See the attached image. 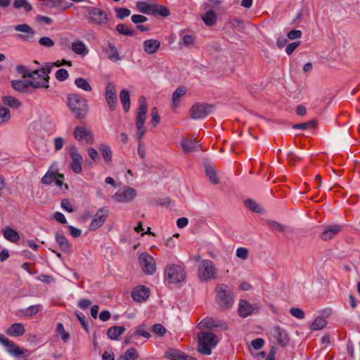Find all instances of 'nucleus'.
<instances>
[{
    "label": "nucleus",
    "instance_id": "nucleus-1",
    "mask_svg": "<svg viewBox=\"0 0 360 360\" xmlns=\"http://www.w3.org/2000/svg\"><path fill=\"white\" fill-rule=\"evenodd\" d=\"M68 106L77 119L84 118L89 112L87 100L76 94L68 95Z\"/></svg>",
    "mask_w": 360,
    "mask_h": 360
},
{
    "label": "nucleus",
    "instance_id": "nucleus-2",
    "mask_svg": "<svg viewBox=\"0 0 360 360\" xmlns=\"http://www.w3.org/2000/svg\"><path fill=\"white\" fill-rule=\"evenodd\" d=\"M198 351L203 355H210L212 349L215 347L218 343L217 336L208 331H202L198 334Z\"/></svg>",
    "mask_w": 360,
    "mask_h": 360
},
{
    "label": "nucleus",
    "instance_id": "nucleus-3",
    "mask_svg": "<svg viewBox=\"0 0 360 360\" xmlns=\"http://www.w3.org/2000/svg\"><path fill=\"white\" fill-rule=\"evenodd\" d=\"M12 87L19 92H28V89L30 87L36 89H48L49 87V84H48L47 79L41 78L40 79H37V78H33L30 81L26 80H13L12 81Z\"/></svg>",
    "mask_w": 360,
    "mask_h": 360
},
{
    "label": "nucleus",
    "instance_id": "nucleus-4",
    "mask_svg": "<svg viewBox=\"0 0 360 360\" xmlns=\"http://www.w3.org/2000/svg\"><path fill=\"white\" fill-rule=\"evenodd\" d=\"M198 277L201 281H208L217 278V269L211 260L203 259L200 262Z\"/></svg>",
    "mask_w": 360,
    "mask_h": 360
},
{
    "label": "nucleus",
    "instance_id": "nucleus-5",
    "mask_svg": "<svg viewBox=\"0 0 360 360\" xmlns=\"http://www.w3.org/2000/svg\"><path fill=\"white\" fill-rule=\"evenodd\" d=\"M148 111V105L146 98L142 96L139 99V107L137 110V115L136 118V127L137 129V139L141 140L142 136L146 132V129L143 127V124L146 117V113Z\"/></svg>",
    "mask_w": 360,
    "mask_h": 360
},
{
    "label": "nucleus",
    "instance_id": "nucleus-6",
    "mask_svg": "<svg viewBox=\"0 0 360 360\" xmlns=\"http://www.w3.org/2000/svg\"><path fill=\"white\" fill-rule=\"evenodd\" d=\"M216 298L222 309H229L233 304V297L227 285L219 284L216 288Z\"/></svg>",
    "mask_w": 360,
    "mask_h": 360
},
{
    "label": "nucleus",
    "instance_id": "nucleus-7",
    "mask_svg": "<svg viewBox=\"0 0 360 360\" xmlns=\"http://www.w3.org/2000/svg\"><path fill=\"white\" fill-rule=\"evenodd\" d=\"M165 281L167 283H178L185 278V272L184 269L176 264L168 265L165 271Z\"/></svg>",
    "mask_w": 360,
    "mask_h": 360
},
{
    "label": "nucleus",
    "instance_id": "nucleus-8",
    "mask_svg": "<svg viewBox=\"0 0 360 360\" xmlns=\"http://www.w3.org/2000/svg\"><path fill=\"white\" fill-rule=\"evenodd\" d=\"M214 106L207 103H196L193 105L190 110L191 117L193 120L204 119L211 114Z\"/></svg>",
    "mask_w": 360,
    "mask_h": 360
},
{
    "label": "nucleus",
    "instance_id": "nucleus-9",
    "mask_svg": "<svg viewBox=\"0 0 360 360\" xmlns=\"http://www.w3.org/2000/svg\"><path fill=\"white\" fill-rule=\"evenodd\" d=\"M87 11V20L91 24L98 26H103L107 24L108 17L104 11L96 7H89Z\"/></svg>",
    "mask_w": 360,
    "mask_h": 360
},
{
    "label": "nucleus",
    "instance_id": "nucleus-10",
    "mask_svg": "<svg viewBox=\"0 0 360 360\" xmlns=\"http://www.w3.org/2000/svg\"><path fill=\"white\" fill-rule=\"evenodd\" d=\"M136 195V191L131 187L125 186L119 189L112 196L115 201L120 203L131 202Z\"/></svg>",
    "mask_w": 360,
    "mask_h": 360
},
{
    "label": "nucleus",
    "instance_id": "nucleus-11",
    "mask_svg": "<svg viewBox=\"0 0 360 360\" xmlns=\"http://www.w3.org/2000/svg\"><path fill=\"white\" fill-rule=\"evenodd\" d=\"M139 263L142 271L146 274L152 275L155 272V261L148 253L143 252L140 255Z\"/></svg>",
    "mask_w": 360,
    "mask_h": 360
},
{
    "label": "nucleus",
    "instance_id": "nucleus-12",
    "mask_svg": "<svg viewBox=\"0 0 360 360\" xmlns=\"http://www.w3.org/2000/svg\"><path fill=\"white\" fill-rule=\"evenodd\" d=\"M0 342L5 347L6 351L14 357H18L27 352L26 349L20 347L13 341L1 335H0Z\"/></svg>",
    "mask_w": 360,
    "mask_h": 360
},
{
    "label": "nucleus",
    "instance_id": "nucleus-13",
    "mask_svg": "<svg viewBox=\"0 0 360 360\" xmlns=\"http://www.w3.org/2000/svg\"><path fill=\"white\" fill-rule=\"evenodd\" d=\"M109 214V211L105 207H101L100 208L95 216L94 217V219H92L91 222L89 225V230L90 231H95L99 229L105 221L108 216Z\"/></svg>",
    "mask_w": 360,
    "mask_h": 360
},
{
    "label": "nucleus",
    "instance_id": "nucleus-14",
    "mask_svg": "<svg viewBox=\"0 0 360 360\" xmlns=\"http://www.w3.org/2000/svg\"><path fill=\"white\" fill-rule=\"evenodd\" d=\"M70 156L72 159L71 169L76 174L82 172V157L79 153L77 148L75 146H72L70 149Z\"/></svg>",
    "mask_w": 360,
    "mask_h": 360
},
{
    "label": "nucleus",
    "instance_id": "nucleus-15",
    "mask_svg": "<svg viewBox=\"0 0 360 360\" xmlns=\"http://www.w3.org/2000/svg\"><path fill=\"white\" fill-rule=\"evenodd\" d=\"M342 231V226L339 224H330L324 226L323 231L321 236V238L327 241L334 238L338 233Z\"/></svg>",
    "mask_w": 360,
    "mask_h": 360
},
{
    "label": "nucleus",
    "instance_id": "nucleus-16",
    "mask_svg": "<svg viewBox=\"0 0 360 360\" xmlns=\"http://www.w3.org/2000/svg\"><path fill=\"white\" fill-rule=\"evenodd\" d=\"M105 99L110 110H114L117 106V94L115 86L113 83L109 82L106 86Z\"/></svg>",
    "mask_w": 360,
    "mask_h": 360
},
{
    "label": "nucleus",
    "instance_id": "nucleus-17",
    "mask_svg": "<svg viewBox=\"0 0 360 360\" xmlns=\"http://www.w3.org/2000/svg\"><path fill=\"white\" fill-rule=\"evenodd\" d=\"M64 65L71 66L72 62L68 61L65 59H63L62 60H57L56 62H54V63H48L46 64L45 66H44L39 69V71L41 72L42 77L44 78L47 79L48 84H49V79H50L49 75L50 74L51 69L53 67H60Z\"/></svg>",
    "mask_w": 360,
    "mask_h": 360
},
{
    "label": "nucleus",
    "instance_id": "nucleus-18",
    "mask_svg": "<svg viewBox=\"0 0 360 360\" xmlns=\"http://www.w3.org/2000/svg\"><path fill=\"white\" fill-rule=\"evenodd\" d=\"M271 335L282 347L287 345L289 342L290 340L287 332L279 326L274 327L271 330Z\"/></svg>",
    "mask_w": 360,
    "mask_h": 360
},
{
    "label": "nucleus",
    "instance_id": "nucleus-19",
    "mask_svg": "<svg viewBox=\"0 0 360 360\" xmlns=\"http://www.w3.org/2000/svg\"><path fill=\"white\" fill-rule=\"evenodd\" d=\"M15 69L23 78H30L31 79H33V78H37V79L42 78V74L41 72L39 71V69L31 71L28 68L23 65H17Z\"/></svg>",
    "mask_w": 360,
    "mask_h": 360
},
{
    "label": "nucleus",
    "instance_id": "nucleus-20",
    "mask_svg": "<svg viewBox=\"0 0 360 360\" xmlns=\"http://www.w3.org/2000/svg\"><path fill=\"white\" fill-rule=\"evenodd\" d=\"M102 50L108 59L112 62L117 63L121 60L117 49L113 44L109 42L107 46H103Z\"/></svg>",
    "mask_w": 360,
    "mask_h": 360
},
{
    "label": "nucleus",
    "instance_id": "nucleus-21",
    "mask_svg": "<svg viewBox=\"0 0 360 360\" xmlns=\"http://www.w3.org/2000/svg\"><path fill=\"white\" fill-rule=\"evenodd\" d=\"M74 136L78 141H82L85 139L88 143H92L94 141L92 132L86 128L77 127L74 131Z\"/></svg>",
    "mask_w": 360,
    "mask_h": 360
},
{
    "label": "nucleus",
    "instance_id": "nucleus-22",
    "mask_svg": "<svg viewBox=\"0 0 360 360\" xmlns=\"http://www.w3.org/2000/svg\"><path fill=\"white\" fill-rule=\"evenodd\" d=\"M131 297L134 301L141 302L149 297V289L144 285H139L132 290Z\"/></svg>",
    "mask_w": 360,
    "mask_h": 360
},
{
    "label": "nucleus",
    "instance_id": "nucleus-23",
    "mask_svg": "<svg viewBox=\"0 0 360 360\" xmlns=\"http://www.w3.org/2000/svg\"><path fill=\"white\" fill-rule=\"evenodd\" d=\"M56 241L60 249L64 252L65 253H70L71 252V245L61 232H56L55 234Z\"/></svg>",
    "mask_w": 360,
    "mask_h": 360
},
{
    "label": "nucleus",
    "instance_id": "nucleus-24",
    "mask_svg": "<svg viewBox=\"0 0 360 360\" xmlns=\"http://www.w3.org/2000/svg\"><path fill=\"white\" fill-rule=\"evenodd\" d=\"M165 357L171 360H196L195 358L186 355L174 349H171L167 351L165 353Z\"/></svg>",
    "mask_w": 360,
    "mask_h": 360
},
{
    "label": "nucleus",
    "instance_id": "nucleus-25",
    "mask_svg": "<svg viewBox=\"0 0 360 360\" xmlns=\"http://www.w3.org/2000/svg\"><path fill=\"white\" fill-rule=\"evenodd\" d=\"M198 327L200 329L207 328H218L221 327L224 329L226 328L225 324L219 321H215L211 317H206L203 320H202L198 325Z\"/></svg>",
    "mask_w": 360,
    "mask_h": 360
},
{
    "label": "nucleus",
    "instance_id": "nucleus-26",
    "mask_svg": "<svg viewBox=\"0 0 360 360\" xmlns=\"http://www.w3.org/2000/svg\"><path fill=\"white\" fill-rule=\"evenodd\" d=\"M15 30L18 32H21L27 34L26 36L22 34H18L17 38L20 39H29L34 37V30L27 24H20L18 25L15 27Z\"/></svg>",
    "mask_w": 360,
    "mask_h": 360
},
{
    "label": "nucleus",
    "instance_id": "nucleus-27",
    "mask_svg": "<svg viewBox=\"0 0 360 360\" xmlns=\"http://www.w3.org/2000/svg\"><path fill=\"white\" fill-rule=\"evenodd\" d=\"M136 8L138 11L146 15L154 14L155 10V3H148L146 1H138L136 3Z\"/></svg>",
    "mask_w": 360,
    "mask_h": 360
},
{
    "label": "nucleus",
    "instance_id": "nucleus-28",
    "mask_svg": "<svg viewBox=\"0 0 360 360\" xmlns=\"http://www.w3.org/2000/svg\"><path fill=\"white\" fill-rule=\"evenodd\" d=\"M160 46V42L157 39H148L143 41V49L148 54L155 53Z\"/></svg>",
    "mask_w": 360,
    "mask_h": 360
},
{
    "label": "nucleus",
    "instance_id": "nucleus-29",
    "mask_svg": "<svg viewBox=\"0 0 360 360\" xmlns=\"http://www.w3.org/2000/svg\"><path fill=\"white\" fill-rule=\"evenodd\" d=\"M181 147L184 153H188L193 151H196L200 149V145L198 142L193 140L183 139L181 141Z\"/></svg>",
    "mask_w": 360,
    "mask_h": 360
},
{
    "label": "nucleus",
    "instance_id": "nucleus-30",
    "mask_svg": "<svg viewBox=\"0 0 360 360\" xmlns=\"http://www.w3.org/2000/svg\"><path fill=\"white\" fill-rule=\"evenodd\" d=\"M253 308L250 303L248 301L241 300L238 304V314L240 316L246 317L250 315L252 312Z\"/></svg>",
    "mask_w": 360,
    "mask_h": 360
},
{
    "label": "nucleus",
    "instance_id": "nucleus-31",
    "mask_svg": "<svg viewBox=\"0 0 360 360\" xmlns=\"http://www.w3.org/2000/svg\"><path fill=\"white\" fill-rule=\"evenodd\" d=\"M56 177H60L63 179L64 175L60 174L53 170L49 169L45 175L41 178V183L45 185H50L53 183Z\"/></svg>",
    "mask_w": 360,
    "mask_h": 360
},
{
    "label": "nucleus",
    "instance_id": "nucleus-32",
    "mask_svg": "<svg viewBox=\"0 0 360 360\" xmlns=\"http://www.w3.org/2000/svg\"><path fill=\"white\" fill-rule=\"evenodd\" d=\"M25 332V329L21 323H13L7 330V333L11 336H21Z\"/></svg>",
    "mask_w": 360,
    "mask_h": 360
},
{
    "label": "nucleus",
    "instance_id": "nucleus-33",
    "mask_svg": "<svg viewBox=\"0 0 360 360\" xmlns=\"http://www.w3.org/2000/svg\"><path fill=\"white\" fill-rule=\"evenodd\" d=\"M126 330L123 326H112L107 331L108 337L112 340H117L118 338Z\"/></svg>",
    "mask_w": 360,
    "mask_h": 360
},
{
    "label": "nucleus",
    "instance_id": "nucleus-34",
    "mask_svg": "<svg viewBox=\"0 0 360 360\" xmlns=\"http://www.w3.org/2000/svg\"><path fill=\"white\" fill-rule=\"evenodd\" d=\"M3 234L6 240L12 243H15L20 239L18 233L9 226L4 230Z\"/></svg>",
    "mask_w": 360,
    "mask_h": 360
},
{
    "label": "nucleus",
    "instance_id": "nucleus-35",
    "mask_svg": "<svg viewBox=\"0 0 360 360\" xmlns=\"http://www.w3.org/2000/svg\"><path fill=\"white\" fill-rule=\"evenodd\" d=\"M120 99L123 105L124 112H129L130 109L129 92L126 89H122L120 93Z\"/></svg>",
    "mask_w": 360,
    "mask_h": 360
},
{
    "label": "nucleus",
    "instance_id": "nucleus-36",
    "mask_svg": "<svg viewBox=\"0 0 360 360\" xmlns=\"http://www.w3.org/2000/svg\"><path fill=\"white\" fill-rule=\"evenodd\" d=\"M186 89L185 87H179L177 88L174 93L172 94V108L176 109L179 105V98L186 94Z\"/></svg>",
    "mask_w": 360,
    "mask_h": 360
},
{
    "label": "nucleus",
    "instance_id": "nucleus-37",
    "mask_svg": "<svg viewBox=\"0 0 360 360\" xmlns=\"http://www.w3.org/2000/svg\"><path fill=\"white\" fill-rule=\"evenodd\" d=\"M245 205L252 212L258 214H263L264 212V209L259 203L252 199H248L245 200Z\"/></svg>",
    "mask_w": 360,
    "mask_h": 360
},
{
    "label": "nucleus",
    "instance_id": "nucleus-38",
    "mask_svg": "<svg viewBox=\"0 0 360 360\" xmlns=\"http://www.w3.org/2000/svg\"><path fill=\"white\" fill-rule=\"evenodd\" d=\"M201 18L207 26H212L217 22V15L212 11H208L201 15Z\"/></svg>",
    "mask_w": 360,
    "mask_h": 360
},
{
    "label": "nucleus",
    "instance_id": "nucleus-39",
    "mask_svg": "<svg viewBox=\"0 0 360 360\" xmlns=\"http://www.w3.org/2000/svg\"><path fill=\"white\" fill-rule=\"evenodd\" d=\"M72 49L77 54L86 55L88 53L84 43L79 39L72 44Z\"/></svg>",
    "mask_w": 360,
    "mask_h": 360
},
{
    "label": "nucleus",
    "instance_id": "nucleus-40",
    "mask_svg": "<svg viewBox=\"0 0 360 360\" xmlns=\"http://www.w3.org/2000/svg\"><path fill=\"white\" fill-rule=\"evenodd\" d=\"M2 101L3 103L12 108H14V109H18L19 108L22 103L20 101H18L17 98L13 97V96H5L2 98Z\"/></svg>",
    "mask_w": 360,
    "mask_h": 360
},
{
    "label": "nucleus",
    "instance_id": "nucleus-41",
    "mask_svg": "<svg viewBox=\"0 0 360 360\" xmlns=\"http://www.w3.org/2000/svg\"><path fill=\"white\" fill-rule=\"evenodd\" d=\"M327 325V321L323 317H316L311 324L309 328L312 330H319L324 328Z\"/></svg>",
    "mask_w": 360,
    "mask_h": 360
},
{
    "label": "nucleus",
    "instance_id": "nucleus-42",
    "mask_svg": "<svg viewBox=\"0 0 360 360\" xmlns=\"http://www.w3.org/2000/svg\"><path fill=\"white\" fill-rule=\"evenodd\" d=\"M138 357L137 350L134 347H131L121 355L118 360H136Z\"/></svg>",
    "mask_w": 360,
    "mask_h": 360
},
{
    "label": "nucleus",
    "instance_id": "nucleus-43",
    "mask_svg": "<svg viewBox=\"0 0 360 360\" xmlns=\"http://www.w3.org/2000/svg\"><path fill=\"white\" fill-rule=\"evenodd\" d=\"M99 150L102 154V156L107 163H109L112 160V150L110 146L107 144H101L99 146Z\"/></svg>",
    "mask_w": 360,
    "mask_h": 360
},
{
    "label": "nucleus",
    "instance_id": "nucleus-44",
    "mask_svg": "<svg viewBox=\"0 0 360 360\" xmlns=\"http://www.w3.org/2000/svg\"><path fill=\"white\" fill-rule=\"evenodd\" d=\"M75 84L77 88L81 89L85 91H91L92 90L91 86L88 81L82 77H78L75 80Z\"/></svg>",
    "mask_w": 360,
    "mask_h": 360
},
{
    "label": "nucleus",
    "instance_id": "nucleus-45",
    "mask_svg": "<svg viewBox=\"0 0 360 360\" xmlns=\"http://www.w3.org/2000/svg\"><path fill=\"white\" fill-rule=\"evenodd\" d=\"M11 115L8 108L0 105V125L6 124L11 120Z\"/></svg>",
    "mask_w": 360,
    "mask_h": 360
},
{
    "label": "nucleus",
    "instance_id": "nucleus-46",
    "mask_svg": "<svg viewBox=\"0 0 360 360\" xmlns=\"http://www.w3.org/2000/svg\"><path fill=\"white\" fill-rule=\"evenodd\" d=\"M205 173L206 175L209 177L210 181L212 184H219V179L217 176L216 171L212 166H205Z\"/></svg>",
    "mask_w": 360,
    "mask_h": 360
},
{
    "label": "nucleus",
    "instance_id": "nucleus-47",
    "mask_svg": "<svg viewBox=\"0 0 360 360\" xmlns=\"http://www.w3.org/2000/svg\"><path fill=\"white\" fill-rule=\"evenodd\" d=\"M13 7L16 9L23 8L26 12H29L32 9V6L27 0H15L13 2Z\"/></svg>",
    "mask_w": 360,
    "mask_h": 360
},
{
    "label": "nucleus",
    "instance_id": "nucleus-48",
    "mask_svg": "<svg viewBox=\"0 0 360 360\" xmlns=\"http://www.w3.org/2000/svg\"><path fill=\"white\" fill-rule=\"evenodd\" d=\"M116 30L120 34L126 36H134L135 32L129 29L127 25L124 24H118L116 26Z\"/></svg>",
    "mask_w": 360,
    "mask_h": 360
},
{
    "label": "nucleus",
    "instance_id": "nucleus-49",
    "mask_svg": "<svg viewBox=\"0 0 360 360\" xmlns=\"http://www.w3.org/2000/svg\"><path fill=\"white\" fill-rule=\"evenodd\" d=\"M56 331L60 335L61 339L64 342H67L69 340L70 335L65 331L62 323H58L57 324Z\"/></svg>",
    "mask_w": 360,
    "mask_h": 360
},
{
    "label": "nucleus",
    "instance_id": "nucleus-50",
    "mask_svg": "<svg viewBox=\"0 0 360 360\" xmlns=\"http://www.w3.org/2000/svg\"><path fill=\"white\" fill-rule=\"evenodd\" d=\"M316 125L315 120H311L307 122L296 124L292 127L295 129L306 130L308 129L314 128Z\"/></svg>",
    "mask_w": 360,
    "mask_h": 360
},
{
    "label": "nucleus",
    "instance_id": "nucleus-51",
    "mask_svg": "<svg viewBox=\"0 0 360 360\" xmlns=\"http://www.w3.org/2000/svg\"><path fill=\"white\" fill-rule=\"evenodd\" d=\"M41 309L40 304L31 305L29 307L23 310V314L27 316H32L37 314Z\"/></svg>",
    "mask_w": 360,
    "mask_h": 360
},
{
    "label": "nucleus",
    "instance_id": "nucleus-52",
    "mask_svg": "<svg viewBox=\"0 0 360 360\" xmlns=\"http://www.w3.org/2000/svg\"><path fill=\"white\" fill-rule=\"evenodd\" d=\"M132 333L134 335V337L137 335H141L146 338H149L150 337V334L146 330L144 325H141L135 328L134 331Z\"/></svg>",
    "mask_w": 360,
    "mask_h": 360
},
{
    "label": "nucleus",
    "instance_id": "nucleus-53",
    "mask_svg": "<svg viewBox=\"0 0 360 360\" xmlns=\"http://www.w3.org/2000/svg\"><path fill=\"white\" fill-rule=\"evenodd\" d=\"M154 9L155 10V11H154V14L158 13L162 17H167L169 15V11L165 6L155 4V8H154Z\"/></svg>",
    "mask_w": 360,
    "mask_h": 360
},
{
    "label": "nucleus",
    "instance_id": "nucleus-54",
    "mask_svg": "<svg viewBox=\"0 0 360 360\" xmlns=\"http://www.w3.org/2000/svg\"><path fill=\"white\" fill-rule=\"evenodd\" d=\"M151 123L153 125V127H156L158 124H159L160 121V117L158 114V110L156 107H153L151 109Z\"/></svg>",
    "mask_w": 360,
    "mask_h": 360
},
{
    "label": "nucleus",
    "instance_id": "nucleus-55",
    "mask_svg": "<svg viewBox=\"0 0 360 360\" xmlns=\"http://www.w3.org/2000/svg\"><path fill=\"white\" fill-rule=\"evenodd\" d=\"M267 224L272 230L279 232H283L285 231V226L277 221L269 220L267 221Z\"/></svg>",
    "mask_w": 360,
    "mask_h": 360
},
{
    "label": "nucleus",
    "instance_id": "nucleus-56",
    "mask_svg": "<svg viewBox=\"0 0 360 360\" xmlns=\"http://www.w3.org/2000/svg\"><path fill=\"white\" fill-rule=\"evenodd\" d=\"M116 16L117 18L123 19L131 14V11L127 8H116Z\"/></svg>",
    "mask_w": 360,
    "mask_h": 360
},
{
    "label": "nucleus",
    "instance_id": "nucleus-57",
    "mask_svg": "<svg viewBox=\"0 0 360 360\" xmlns=\"http://www.w3.org/2000/svg\"><path fill=\"white\" fill-rule=\"evenodd\" d=\"M68 77V72L65 69H59L56 73V78L60 82L66 80Z\"/></svg>",
    "mask_w": 360,
    "mask_h": 360
},
{
    "label": "nucleus",
    "instance_id": "nucleus-58",
    "mask_svg": "<svg viewBox=\"0 0 360 360\" xmlns=\"http://www.w3.org/2000/svg\"><path fill=\"white\" fill-rule=\"evenodd\" d=\"M290 313L297 319H302L304 318V312L300 308L292 307L290 309Z\"/></svg>",
    "mask_w": 360,
    "mask_h": 360
},
{
    "label": "nucleus",
    "instance_id": "nucleus-59",
    "mask_svg": "<svg viewBox=\"0 0 360 360\" xmlns=\"http://www.w3.org/2000/svg\"><path fill=\"white\" fill-rule=\"evenodd\" d=\"M39 43L41 46L46 48H51L54 46V41L48 37H44L39 39Z\"/></svg>",
    "mask_w": 360,
    "mask_h": 360
},
{
    "label": "nucleus",
    "instance_id": "nucleus-60",
    "mask_svg": "<svg viewBox=\"0 0 360 360\" xmlns=\"http://www.w3.org/2000/svg\"><path fill=\"white\" fill-rule=\"evenodd\" d=\"M66 141L62 137H56L53 139L54 143V150L55 151H58L63 148Z\"/></svg>",
    "mask_w": 360,
    "mask_h": 360
},
{
    "label": "nucleus",
    "instance_id": "nucleus-61",
    "mask_svg": "<svg viewBox=\"0 0 360 360\" xmlns=\"http://www.w3.org/2000/svg\"><path fill=\"white\" fill-rule=\"evenodd\" d=\"M248 250L245 248H238L236 250V257L245 260L248 257Z\"/></svg>",
    "mask_w": 360,
    "mask_h": 360
},
{
    "label": "nucleus",
    "instance_id": "nucleus-62",
    "mask_svg": "<svg viewBox=\"0 0 360 360\" xmlns=\"http://www.w3.org/2000/svg\"><path fill=\"white\" fill-rule=\"evenodd\" d=\"M264 345V340L262 338H257L251 341V345L255 349H261Z\"/></svg>",
    "mask_w": 360,
    "mask_h": 360
},
{
    "label": "nucleus",
    "instance_id": "nucleus-63",
    "mask_svg": "<svg viewBox=\"0 0 360 360\" xmlns=\"http://www.w3.org/2000/svg\"><path fill=\"white\" fill-rule=\"evenodd\" d=\"M182 40L184 44L188 46L194 42L195 37L192 34H184L182 36Z\"/></svg>",
    "mask_w": 360,
    "mask_h": 360
},
{
    "label": "nucleus",
    "instance_id": "nucleus-64",
    "mask_svg": "<svg viewBox=\"0 0 360 360\" xmlns=\"http://www.w3.org/2000/svg\"><path fill=\"white\" fill-rule=\"evenodd\" d=\"M153 331L160 336H162L166 332L165 328L159 323L155 324L153 326Z\"/></svg>",
    "mask_w": 360,
    "mask_h": 360
}]
</instances>
